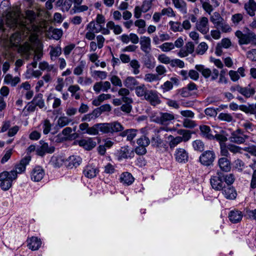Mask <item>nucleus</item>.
<instances>
[{
    "mask_svg": "<svg viewBox=\"0 0 256 256\" xmlns=\"http://www.w3.org/2000/svg\"><path fill=\"white\" fill-rule=\"evenodd\" d=\"M16 178L14 172H4L0 174V186L4 190H8L11 186L12 182Z\"/></svg>",
    "mask_w": 256,
    "mask_h": 256,
    "instance_id": "nucleus-1",
    "label": "nucleus"
},
{
    "mask_svg": "<svg viewBox=\"0 0 256 256\" xmlns=\"http://www.w3.org/2000/svg\"><path fill=\"white\" fill-rule=\"evenodd\" d=\"M210 20L214 24V27L216 28H220L224 32L230 31V26L226 23L224 20L218 12H214L210 16Z\"/></svg>",
    "mask_w": 256,
    "mask_h": 256,
    "instance_id": "nucleus-2",
    "label": "nucleus"
},
{
    "mask_svg": "<svg viewBox=\"0 0 256 256\" xmlns=\"http://www.w3.org/2000/svg\"><path fill=\"white\" fill-rule=\"evenodd\" d=\"M174 119L173 114L168 112H159L152 116V120L162 126L168 125Z\"/></svg>",
    "mask_w": 256,
    "mask_h": 256,
    "instance_id": "nucleus-3",
    "label": "nucleus"
},
{
    "mask_svg": "<svg viewBox=\"0 0 256 256\" xmlns=\"http://www.w3.org/2000/svg\"><path fill=\"white\" fill-rule=\"evenodd\" d=\"M210 182L212 188L218 191L222 190L226 185L223 180V173L221 172H218L212 176Z\"/></svg>",
    "mask_w": 256,
    "mask_h": 256,
    "instance_id": "nucleus-4",
    "label": "nucleus"
},
{
    "mask_svg": "<svg viewBox=\"0 0 256 256\" xmlns=\"http://www.w3.org/2000/svg\"><path fill=\"white\" fill-rule=\"evenodd\" d=\"M104 134H114L122 132L124 130L123 126L117 121L109 123H102Z\"/></svg>",
    "mask_w": 256,
    "mask_h": 256,
    "instance_id": "nucleus-5",
    "label": "nucleus"
},
{
    "mask_svg": "<svg viewBox=\"0 0 256 256\" xmlns=\"http://www.w3.org/2000/svg\"><path fill=\"white\" fill-rule=\"evenodd\" d=\"M248 138V136L244 134L242 130L238 128L231 134L229 140L232 142L240 144H244Z\"/></svg>",
    "mask_w": 256,
    "mask_h": 256,
    "instance_id": "nucleus-6",
    "label": "nucleus"
},
{
    "mask_svg": "<svg viewBox=\"0 0 256 256\" xmlns=\"http://www.w3.org/2000/svg\"><path fill=\"white\" fill-rule=\"evenodd\" d=\"M236 36L238 38L240 44H248L256 40V35L252 32L244 34L242 32L238 30L236 32Z\"/></svg>",
    "mask_w": 256,
    "mask_h": 256,
    "instance_id": "nucleus-7",
    "label": "nucleus"
},
{
    "mask_svg": "<svg viewBox=\"0 0 256 256\" xmlns=\"http://www.w3.org/2000/svg\"><path fill=\"white\" fill-rule=\"evenodd\" d=\"M215 158V154L213 151L206 150L200 156V161L203 165L208 166L212 164Z\"/></svg>",
    "mask_w": 256,
    "mask_h": 256,
    "instance_id": "nucleus-8",
    "label": "nucleus"
},
{
    "mask_svg": "<svg viewBox=\"0 0 256 256\" xmlns=\"http://www.w3.org/2000/svg\"><path fill=\"white\" fill-rule=\"evenodd\" d=\"M40 146L36 150V154L40 156H43L46 153L52 154L54 152L55 148L54 146L49 145L43 140L40 142Z\"/></svg>",
    "mask_w": 256,
    "mask_h": 256,
    "instance_id": "nucleus-9",
    "label": "nucleus"
},
{
    "mask_svg": "<svg viewBox=\"0 0 256 256\" xmlns=\"http://www.w3.org/2000/svg\"><path fill=\"white\" fill-rule=\"evenodd\" d=\"M196 29L203 34H206L209 31L208 19L206 17H202L196 24Z\"/></svg>",
    "mask_w": 256,
    "mask_h": 256,
    "instance_id": "nucleus-10",
    "label": "nucleus"
},
{
    "mask_svg": "<svg viewBox=\"0 0 256 256\" xmlns=\"http://www.w3.org/2000/svg\"><path fill=\"white\" fill-rule=\"evenodd\" d=\"M98 172V170L95 166L88 164L84 168L83 174L87 178H92L96 176Z\"/></svg>",
    "mask_w": 256,
    "mask_h": 256,
    "instance_id": "nucleus-11",
    "label": "nucleus"
},
{
    "mask_svg": "<svg viewBox=\"0 0 256 256\" xmlns=\"http://www.w3.org/2000/svg\"><path fill=\"white\" fill-rule=\"evenodd\" d=\"M14 22L16 28H18L20 34L26 36L30 32V27L26 26L24 22L19 23L16 17L14 18Z\"/></svg>",
    "mask_w": 256,
    "mask_h": 256,
    "instance_id": "nucleus-12",
    "label": "nucleus"
},
{
    "mask_svg": "<svg viewBox=\"0 0 256 256\" xmlns=\"http://www.w3.org/2000/svg\"><path fill=\"white\" fill-rule=\"evenodd\" d=\"M30 160V156L25 157L20 160L18 164L16 165L15 170H11L10 172H16V176L18 174L23 172L26 170V166L29 163Z\"/></svg>",
    "mask_w": 256,
    "mask_h": 256,
    "instance_id": "nucleus-13",
    "label": "nucleus"
},
{
    "mask_svg": "<svg viewBox=\"0 0 256 256\" xmlns=\"http://www.w3.org/2000/svg\"><path fill=\"white\" fill-rule=\"evenodd\" d=\"M144 98L154 106L159 104L160 102L156 92L153 90H148Z\"/></svg>",
    "mask_w": 256,
    "mask_h": 256,
    "instance_id": "nucleus-14",
    "label": "nucleus"
},
{
    "mask_svg": "<svg viewBox=\"0 0 256 256\" xmlns=\"http://www.w3.org/2000/svg\"><path fill=\"white\" fill-rule=\"evenodd\" d=\"M66 166L70 168H76L80 165L82 162V158L78 156H72L68 158L66 161Z\"/></svg>",
    "mask_w": 256,
    "mask_h": 256,
    "instance_id": "nucleus-15",
    "label": "nucleus"
},
{
    "mask_svg": "<svg viewBox=\"0 0 256 256\" xmlns=\"http://www.w3.org/2000/svg\"><path fill=\"white\" fill-rule=\"evenodd\" d=\"M19 50L25 58L28 60L32 52L34 50V48L30 44L26 42L20 47Z\"/></svg>",
    "mask_w": 256,
    "mask_h": 256,
    "instance_id": "nucleus-16",
    "label": "nucleus"
},
{
    "mask_svg": "<svg viewBox=\"0 0 256 256\" xmlns=\"http://www.w3.org/2000/svg\"><path fill=\"white\" fill-rule=\"evenodd\" d=\"M175 158L178 162H185L188 160V154L184 149L180 148L176 151Z\"/></svg>",
    "mask_w": 256,
    "mask_h": 256,
    "instance_id": "nucleus-17",
    "label": "nucleus"
},
{
    "mask_svg": "<svg viewBox=\"0 0 256 256\" xmlns=\"http://www.w3.org/2000/svg\"><path fill=\"white\" fill-rule=\"evenodd\" d=\"M231 46V42L228 38L222 39L220 42L218 43L216 48V54L220 56L222 53V48H228Z\"/></svg>",
    "mask_w": 256,
    "mask_h": 256,
    "instance_id": "nucleus-18",
    "label": "nucleus"
},
{
    "mask_svg": "<svg viewBox=\"0 0 256 256\" xmlns=\"http://www.w3.org/2000/svg\"><path fill=\"white\" fill-rule=\"evenodd\" d=\"M44 175V170L40 166H36L34 168L32 172V180L35 182H39L42 180Z\"/></svg>",
    "mask_w": 256,
    "mask_h": 256,
    "instance_id": "nucleus-19",
    "label": "nucleus"
},
{
    "mask_svg": "<svg viewBox=\"0 0 256 256\" xmlns=\"http://www.w3.org/2000/svg\"><path fill=\"white\" fill-rule=\"evenodd\" d=\"M222 193L228 199L234 200L236 198L237 194L236 190L232 186H225L222 190Z\"/></svg>",
    "mask_w": 256,
    "mask_h": 256,
    "instance_id": "nucleus-20",
    "label": "nucleus"
},
{
    "mask_svg": "<svg viewBox=\"0 0 256 256\" xmlns=\"http://www.w3.org/2000/svg\"><path fill=\"white\" fill-rule=\"evenodd\" d=\"M80 146L83 147L86 150H91L96 146V142L94 141L92 138L87 140H82L78 142Z\"/></svg>",
    "mask_w": 256,
    "mask_h": 256,
    "instance_id": "nucleus-21",
    "label": "nucleus"
},
{
    "mask_svg": "<svg viewBox=\"0 0 256 256\" xmlns=\"http://www.w3.org/2000/svg\"><path fill=\"white\" fill-rule=\"evenodd\" d=\"M140 48L146 54H148L151 50L150 39L148 37L143 36L140 41Z\"/></svg>",
    "mask_w": 256,
    "mask_h": 256,
    "instance_id": "nucleus-22",
    "label": "nucleus"
},
{
    "mask_svg": "<svg viewBox=\"0 0 256 256\" xmlns=\"http://www.w3.org/2000/svg\"><path fill=\"white\" fill-rule=\"evenodd\" d=\"M242 212L238 210H231L228 214L230 220L232 223L240 222L242 220Z\"/></svg>",
    "mask_w": 256,
    "mask_h": 256,
    "instance_id": "nucleus-23",
    "label": "nucleus"
},
{
    "mask_svg": "<svg viewBox=\"0 0 256 256\" xmlns=\"http://www.w3.org/2000/svg\"><path fill=\"white\" fill-rule=\"evenodd\" d=\"M28 246L32 250H36L39 248L42 244L40 239L36 237H32L28 240Z\"/></svg>",
    "mask_w": 256,
    "mask_h": 256,
    "instance_id": "nucleus-24",
    "label": "nucleus"
},
{
    "mask_svg": "<svg viewBox=\"0 0 256 256\" xmlns=\"http://www.w3.org/2000/svg\"><path fill=\"white\" fill-rule=\"evenodd\" d=\"M99 132L104 134L102 123H98L94 124L92 127H89L88 129L87 133L90 134L98 135Z\"/></svg>",
    "mask_w": 256,
    "mask_h": 256,
    "instance_id": "nucleus-25",
    "label": "nucleus"
},
{
    "mask_svg": "<svg viewBox=\"0 0 256 256\" xmlns=\"http://www.w3.org/2000/svg\"><path fill=\"white\" fill-rule=\"evenodd\" d=\"M218 164L220 168L223 171L228 172L230 170V162L226 158H220L218 160Z\"/></svg>",
    "mask_w": 256,
    "mask_h": 256,
    "instance_id": "nucleus-26",
    "label": "nucleus"
},
{
    "mask_svg": "<svg viewBox=\"0 0 256 256\" xmlns=\"http://www.w3.org/2000/svg\"><path fill=\"white\" fill-rule=\"evenodd\" d=\"M134 181V177L128 172H124L120 176V182L123 184L129 186Z\"/></svg>",
    "mask_w": 256,
    "mask_h": 256,
    "instance_id": "nucleus-27",
    "label": "nucleus"
},
{
    "mask_svg": "<svg viewBox=\"0 0 256 256\" xmlns=\"http://www.w3.org/2000/svg\"><path fill=\"white\" fill-rule=\"evenodd\" d=\"M124 84L127 88L132 90L137 86L138 82L135 78L128 76L124 82Z\"/></svg>",
    "mask_w": 256,
    "mask_h": 256,
    "instance_id": "nucleus-28",
    "label": "nucleus"
},
{
    "mask_svg": "<svg viewBox=\"0 0 256 256\" xmlns=\"http://www.w3.org/2000/svg\"><path fill=\"white\" fill-rule=\"evenodd\" d=\"M244 8L247 12L252 16L254 14L256 10V3L254 0H249L248 2L245 4Z\"/></svg>",
    "mask_w": 256,
    "mask_h": 256,
    "instance_id": "nucleus-29",
    "label": "nucleus"
},
{
    "mask_svg": "<svg viewBox=\"0 0 256 256\" xmlns=\"http://www.w3.org/2000/svg\"><path fill=\"white\" fill-rule=\"evenodd\" d=\"M196 70L202 73L205 78H208L212 74V71L210 69L205 68L204 66L201 64H198L195 66Z\"/></svg>",
    "mask_w": 256,
    "mask_h": 256,
    "instance_id": "nucleus-30",
    "label": "nucleus"
},
{
    "mask_svg": "<svg viewBox=\"0 0 256 256\" xmlns=\"http://www.w3.org/2000/svg\"><path fill=\"white\" fill-rule=\"evenodd\" d=\"M66 158H64L63 156H53L52 158V162L54 165L56 167L58 168H60V166H62L64 164H66Z\"/></svg>",
    "mask_w": 256,
    "mask_h": 256,
    "instance_id": "nucleus-31",
    "label": "nucleus"
},
{
    "mask_svg": "<svg viewBox=\"0 0 256 256\" xmlns=\"http://www.w3.org/2000/svg\"><path fill=\"white\" fill-rule=\"evenodd\" d=\"M168 139L170 140L169 142V146L170 149L174 148L177 145L182 142L181 136H178L174 137L172 135L168 136Z\"/></svg>",
    "mask_w": 256,
    "mask_h": 256,
    "instance_id": "nucleus-32",
    "label": "nucleus"
},
{
    "mask_svg": "<svg viewBox=\"0 0 256 256\" xmlns=\"http://www.w3.org/2000/svg\"><path fill=\"white\" fill-rule=\"evenodd\" d=\"M32 104L38 106L40 108H44V104L42 99V94H38L36 95L32 100Z\"/></svg>",
    "mask_w": 256,
    "mask_h": 256,
    "instance_id": "nucleus-33",
    "label": "nucleus"
},
{
    "mask_svg": "<svg viewBox=\"0 0 256 256\" xmlns=\"http://www.w3.org/2000/svg\"><path fill=\"white\" fill-rule=\"evenodd\" d=\"M111 95L110 94H102L98 96L97 99H95L92 101V104L95 106H98L104 100L110 99Z\"/></svg>",
    "mask_w": 256,
    "mask_h": 256,
    "instance_id": "nucleus-34",
    "label": "nucleus"
},
{
    "mask_svg": "<svg viewBox=\"0 0 256 256\" xmlns=\"http://www.w3.org/2000/svg\"><path fill=\"white\" fill-rule=\"evenodd\" d=\"M177 132L178 134L182 136H181L182 142H188L191 138L192 133L190 130L180 129L178 130Z\"/></svg>",
    "mask_w": 256,
    "mask_h": 256,
    "instance_id": "nucleus-35",
    "label": "nucleus"
},
{
    "mask_svg": "<svg viewBox=\"0 0 256 256\" xmlns=\"http://www.w3.org/2000/svg\"><path fill=\"white\" fill-rule=\"evenodd\" d=\"M239 92L246 98H248L254 94L255 90L254 88L249 87H240V90Z\"/></svg>",
    "mask_w": 256,
    "mask_h": 256,
    "instance_id": "nucleus-36",
    "label": "nucleus"
},
{
    "mask_svg": "<svg viewBox=\"0 0 256 256\" xmlns=\"http://www.w3.org/2000/svg\"><path fill=\"white\" fill-rule=\"evenodd\" d=\"M120 156L124 158H127L129 157H132L134 155L133 150H130L128 147L124 146L122 148L120 151Z\"/></svg>",
    "mask_w": 256,
    "mask_h": 256,
    "instance_id": "nucleus-37",
    "label": "nucleus"
},
{
    "mask_svg": "<svg viewBox=\"0 0 256 256\" xmlns=\"http://www.w3.org/2000/svg\"><path fill=\"white\" fill-rule=\"evenodd\" d=\"M200 129L201 132L204 134L206 137L208 139H214V136L210 133V126L206 125H202L200 126Z\"/></svg>",
    "mask_w": 256,
    "mask_h": 256,
    "instance_id": "nucleus-38",
    "label": "nucleus"
},
{
    "mask_svg": "<svg viewBox=\"0 0 256 256\" xmlns=\"http://www.w3.org/2000/svg\"><path fill=\"white\" fill-rule=\"evenodd\" d=\"M135 90L136 94L138 96H144L145 97V96L146 94L148 91V90H147L146 88L144 86V84H142L139 86L138 85L137 86H136L135 88Z\"/></svg>",
    "mask_w": 256,
    "mask_h": 256,
    "instance_id": "nucleus-39",
    "label": "nucleus"
},
{
    "mask_svg": "<svg viewBox=\"0 0 256 256\" xmlns=\"http://www.w3.org/2000/svg\"><path fill=\"white\" fill-rule=\"evenodd\" d=\"M239 109L246 112V114H250L254 112V105L248 104L246 105H241L239 106Z\"/></svg>",
    "mask_w": 256,
    "mask_h": 256,
    "instance_id": "nucleus-40",
    "label": "nucleus"
},
{
    "mask_svg": "<svg viewBox=\"0 0 256 256\" xmlns=\"http://www.w3.org/2000/svg\"><path fill=\"white\" fill-rule=\"evenodd\" d=\"M136 142L138 146L146 148L150 144V140L148 137L142 136L137 140Z\"/></svg>",
    "mask_w": 256,
    "mask_h": 256,
    "instance_id": "nucleus-41",
    "label": "nucleus"
},
{
    "mask_svg": "<svg viewBox=\"0 0 256 256\" xmlns=\"http://www.w3.org/2000/svg\"><path fill=\"white\" fill-rule=\"evenodd\" d=\"M130 66L133 68V72L134 74H138L140 73V64L136 60H133L130 62Z\"/></svg>",
    "mask_w": 256,
    "mask_h": 256,
    "instance_id": "nucleus-42",
    "label": "nucleus"
},
{
    "mask_svg": "<svg viewBox=\"0 0 256 256\" xmlns=\"http://www.w3.org/2000/svg\"><path fill=\"white\" fill-rule=\"evenodd\" d=\"M192 146L194 150L202 152L204 150V144L200 140H196L192 142Z\"/></svg>",
    "mask_w": 256,
    "mask_h": 256,
    "instance_id": "nucleus-43",
    "label": "nucleus"
},
{
    "mask_svg": "<svg viewBox=\"0 0 256 256\" xmlns=\"http://www.w3.org/2000/svg\"><path fill=\"white\" fill-rule=\"evenodd\" d=\"M88 7L86 6L83 5H76L74 6V8L70 10V12L71 14H74L77 12H82L88 10Z\"/></svg>",
    "mask_w": 256,
    "mask_h": 256,
    "instance_id": "nucleus-44",
    "label": "nucleus"
},
{
    "mask_svg": "<svg viewBox=\"0 0 256 256\" xmlns=\"http://www.w3.org/2000/svg\"><path fill=\"white\" fill-rule=\"evenodd\" d=\"M182 124L184 127L188 128H193L196 126L194 121L188 118H186L184 120Z\"/></svg>",
    "mask_w": 256,
    "mask_h": 256,
    "instance_id": "nucleus-45",
    "label": "nucleus"
},
{
    "mask_svg": "<svg viewBox=\"0 0 256 256\" xmlns=\"http://www.w3.org/2000/svg\"><path fill=\"white\" fill-rule=\"evenodd\" d=\"M223 180L226 186H231L234 180V176L232 174L226 175L223 174Z\"/></svg>",
    "mask_w": 256,
    "mask_h": 256,
    "instance_id": "nucleus-46",
    "label": "nucleus"
},
{
    "mask_svg": "<svg viewBox=\"0 0 256 256\" xmlns=\"http://www.w3.org/2000/svg\"><path fill=\"white\" fill-rule=\"evenodd\" d=\"M71 122L72 120L68 117L61 116L58 120V124L60 127L62 128L68 125Z\"/></svg>",
    "mask_w": 256,
    "mask_h": 256,
    "instance_id": "nucleus-47",
    "label": "nucleus"
},
{
    "mask_svg": "<svg viewBox=\"0 0 256 256\" xmlns=\"http://www.w3.org/2000/svg\"><path fill=\"white\" fill-rule=\"evenodd\" d=\"M160 48L164 52H168L174 48V44L172 42H165L160 46Z\"/></svg>",
    "mask_w": 256,
    "mask_h": 256,
    "instance_id": "nucleus-48",
    "label": "nucleus"
},
{
    "mask_svg": "<svg viewBox=\"0 0 256 256\" xmlns=\"http://www.w3.org/2000/svg\"><path fill=\"white\" fill-rule=\"evenodd\" d=\"M220 154L222 156L228 157L230 156L228 145L226 146L224 143H220Z\"/></svg>",
    "mask_w": 256,
    "mask_h": 256,
    "instance_id": "nucleus-49",
    "label": "nucleus"
},
{
    "mask_svg": "<svg viewBox=\"0 0 256 256\" xmlns=\"http://www.w3.org/2000/svg\"><path fill=\"white\" fill-rule=\"evenodd\" d=\"M208 46L206 42H201L196 48V52L199 54H203L208 49Z\"/></svg>",
    "mask_w": 256,
    "mask_h": 256,
    "instance_id": "nucleus-50",
    "label": "nucleus"
},
{
    "mask_svg": "<svg viewBox=\"0 0 256 256\" xmlns=\"http://www.w3.org/2000/svg\"><path fill=\"white\" fill-rule=\"evenodd\" d=\"M218 118L228 122H232L233 120L232 116L226 113H220L218 116Z\"/></svg>",
    "mask_w": 256,
    "mask_h": 256,
    "instance_id": "nucleus-51",
    "label": "nucleus"
},
{
    "mask_svg": "<svg viewBox=\"0 0 256 256\" xmlns=\"http://www.w3.org/2000/svg\"><path fill=\"white\" fill-rule=\"evenodd\" d=\"M170 24L171 26V29L174 32H180L182 30V28L180 22H170Z\"/></svg>",
    "mask_w": 256,
    "mask_h": 256,
    "instance_id": "nucleus-52",
    "label": "nucleus"
},
{
    "mask_svg": "<svg viewBox=\"0 0 256 256\" xmlns=\"http://www.w3.org/2000/svg\"><path fill=\"white\" fill-rule=\"evenodd\" d=\"M158 60L162 63L164 64H168L172 63V60L170 59V58L166 56L164 54H160L158 56Z\"/></svg>",
    "mask_w": 256,
    "mask_h": 256,
    "instance_id": "nucleus-53",
    "label": "nucleus"
},
{
    "mask_svg": "<svg viewBox=\"0 0 256 256\" xmlns=\"http://www.w3.org/2000/svg\"><path fill=\"white\" fill-rule=\"evenodd\" d=\"M152 6V0H144L143 2L141 8L143 12H148Z\"/></svg>",
    "mask_w": 256,
    "mask_h": 256,
    "instance_id": "nucleus-54",
    "label": "nucleus"
},
{
    "mask_svg": "<svg viewBox=\"0 0 256 256\" xmlns=\"http://www.w3.org/2000/svg\"><path fill=\"white\" fill-rule=\"evenodd\" d=\"M159 79L158 75L152 74H146L144 80L149 82L157 80Z\"/></svg>",
    "mask_w": 256,
    "mask_h": 256,
    "instance_id": "nucleus-55",
    "label": "nucleus"
},
{
    "mask_svg": "<svg viewBox=\"0 0 256 256\" xmlns=\"http://www.w3.org/2000/svg\"><path fill=\"white\" fill-rule=\"evenodd\" d=\"M228 149L229 151L233 154L240 153L242 148L238 146H235L233 144H228Z\"/></svg>",
    "mask_w": 256,
    "mask_h": 256,
    "instance_id": "nucleus-56",
    "label": "nucleus"
},
{
    "mask_svg": "<svg viewBox=\"0 0 256 256\" xmlns=\"http://www.w3.org/2000/svg\"><path fill=\"white\" fill-rule=\"evenodd\" d=\"M42 55V54L40 51L36 52V55L34 58V62L32 64V65L33 66V68H36L38 61L41 58Z\"/></svg>",
    "mask_w": 256,
    "mask_h": 256,
    "instance_id": "nucleus-57",
    "label": "nucleus"
},
{
    "mask_svg": "<svg viewBox=\"0 0 256 256\" xmlns=\"http://www.w3.org/2000/svg\"><path fill=\"white\" fill-rule=\"evenodd\" d=\"M110 81L112 84L116 86H122V82L120 79L116 76H113L110 78Z\"/></svg>",
    "mask_w": 256,
    "mask_h": 256,
    "instance_id": "nucleus-58",
    "label": "nucleus"
},
{
    "mask_svg": "<svg viewBox=\"0 0 256 256\" xmlns=\"http://www.w3.org/2000/svg\"><path fill=\"white\" fill-rule=\"evenodd\" d=\"M170 65L172 67L176 66L180 68H182L184 66V63L183 61L179 59H175L172 60Z\"/></svg>",
    "mask_w": 256,
    "mask_h": 256,
    "instance_id": "nucleus-59",
    "label": "nucleus"
},
{
    "mask_svg": "<svg viewBox=\"0 0 256 256\" xmlns=\"http://www.w3.org/2000/svg\"><path fill=\"white\" fill-rule=\"evenodd\" d=\"M64 86V82L63 78H58L57 79V84L55 87L56 90L58 92H62Z\"/></svg>",
    "mask_w": 256,
    "mask_h": 256,
    "instance_id": "nucleus-60",
    "label": "nucleus"
},
{
    "mask_svg": "<svg viewBox=\"0 0 256 256\" xmlns=\"http://www.w3.org/2000/svg\"><path fill=\"white\" fill-rule=\"evenodd\" d=\"M161 13L162 16L166 15L168 16H174V12L170 8L162 9Z\"/></svg>",
    "mask_w": 256,
    "mask_h": 256,
    "instance_id": "nucleus-61",
    "label": "nucleus"
},
{
    "mask_svg": "<svg viewBox=\"0 0 256 256\" xmlns=\"http://www.w3.org/2000/svg\"><path fill=\"white\" fill-rule=\"evenodd\" d=\"M52 37L55 40H59L62 34V32L61 30L54 29L52 31Z\"/></svg>",
    "mask_w": 256,
    "mask_h": 256,
    "instance_id": "nucleus-62",
    "label": "nucleus"
},
{
    "mask_svg": "<svg viewBox=\"0 0 256 256\" xmlns=\"http://www.w3.org/2000/svg\"><path fill=\"white\" fill-rule=\"evenodd\" d=\"M182 116L186 118H192L194 116V114L191 110H186L180 112Z\"/></svg>",
    "mask_w": 256,
    "mask_h": 256,
    "instance_id": "nucleus-63",
    "label": "nucleus"
},
{
    "mask_svg": "<svg viewBox=\"0 0 256 256\" xmlns=\"http://www.w3.org/2000/svg\"><path fill=\"white\" fill-rule=\"evenodd\" d=\"M247 57L252 61H256V49L248 52H247Z\"/></svg>",
    "mask_w": 256,
    "mask_h": 256,
    "instance_id": "nucleus-64",
    "label": "nucleus"
}]
</instances>
